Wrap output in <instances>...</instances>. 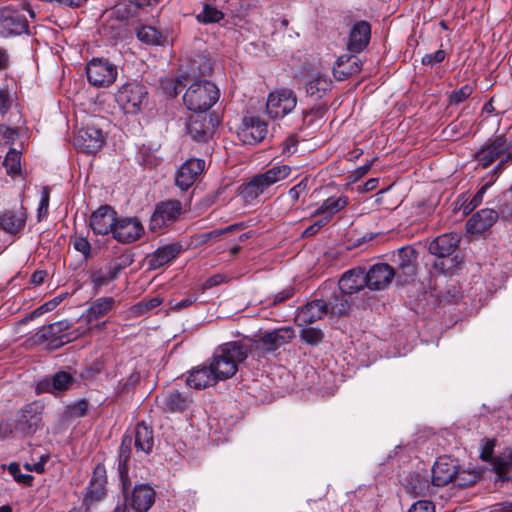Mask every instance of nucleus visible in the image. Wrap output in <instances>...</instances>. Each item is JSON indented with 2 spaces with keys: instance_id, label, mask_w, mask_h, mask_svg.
<instances>
[{
  "instance_id": "nucleus-36",
  "label": "nucleus",
  "mask_w": 512,
  "mask_h": 512,
  "mask_svg": "<svg viewBox=\"0 0 512 512\" xmlns=\"http://www.w3.org/2000/svg\"><path fill=\"white\" fill-rule=\"evenodd\" d=\"M134 445L138 451L146 454L152 451L154 445L153 432L146 424L138 423L134 430Z\"/></svg>"
},
{
  "instance_id": "nucleus-15",
  "label": "nucleus",
  "mask_w": 512,
  "mask_h": 512,
  "mask_svg": "<svg viewBox=\"0 0 512 512\" xmlns=\"http://www.w3.org/2000/svg\"><path fill=\"white\" fill-rule=\"evenodd\" d=\"M144 233V228L137 218H121L116 220L113 238L121 243H132Z\"/></svg>"
},
{
  "instance_id": "nucleus-20",
  "label": "nucleus",
  "mask_w": 512,
  "mask_h": 512,
  "mask_svg": "<svg viewBox=\"0 0 512 512\" xmlns=\"http://www.w3.org/2000/svg\"><path fill=\"white\" fill-rule=\"evenodd\" d=\"M106 483L107 477L105 467L98 464L93 470L84 502L92 503L103 499L106 495Z\"/></svg>"
},
{
  "instance_id": "nucleus-12",
  "label": "nucleus",
  "mask_w": 512,
  "mask_h": 512,
  "mask_svg": "<svg viewBox=\"0 0 512 512\" xmlns=\"http://www.w3.org/2000/svg\"><path fill=\"white\" fill-rule=\"evenodd\" d=\"M395 275L394 268L389 264L376 263L365 271L366 285L370 290H383L391 284Z\"/></svg>"
},
{
  "instance_id": "nucleus-19",
  "label": "nucleus",
  "mask_w": 512,
  "mask_h": 512,
  "mask_svg": "<svg viewBox=\"0 0 512 512\" xmlns=\"http://www.w3.org/2000/svg\"><path fill=\"white\" fill-rule=\"evenodd\" d=\"M457 466L456 462L449 457L438 458L432 468V485L440 487L453 483Z\"/></svg>"
},
{
  "instance_id": "nucleus-35",
  "label": "nucleus",
  "mask_w": 512,
  "mask_h": 512,
  "mask_svg": "<svg viewBox=\"0 0 512 512\" xmlns=\"http://www.w3.org/2000/svg\"><path fill=\"white\" fill-rule=\"evenodd\" d=\"M67 326L64 322H56L49 324L47 326H43L36 334L39 340L42 341H50L53 348H57L62 346L65 342L68 341V338L64 340L65 336H58L60 332L66 329Z\"/></svg>"
},
{
  "instance_id": "nucleus-29",
  "label": "nucleus",
  "mask_w": 512,
  "mask_h": 512,
  "mask_svg": "<svg viewBox=\"0 0 512 512\" xmlns=\"http://www.w3.org/2000/svg\"><path fill=\"white\" fill-rule=\"evenodd\" d=\"M181 251L178 244H167L156 249L147 256V263L150 269L156 270L175 259Z\"/></svg>"
},
{
  "instance_id": "nucleus-59",
  "label": "nucleus",
  "mask_w": 512,
  "mask_h": 512,
  "mask_svg": "<svg viewBox=\"0 0 512 512\" xmlns=\"http://www.w3.org/2000/svg\"><path fill=\"white\" fill-rule=\"evenodd\" d=\"M495 443L493 440L485 439L482 441L481 444V450H480V457L484 461H488L491 459L493 455Z\"/></svg>"
},
{
  "instance_id": "nucleus-56",
  "label": "nucleus",
  "mask_w": 512,
  "mask_h": 512,
  "mask_svg": "<svg viewBox=\"0 0 512 512\" xmlns=\"http://www.w3.org/2000/svg\"><path fill=\"white\" fill-rule=\"evenodd\" d=\"M307 180L303 179L288 191V196L293 203L297 202L301 195L306 192Z\"/></svg>"
},
{
  "instance_id": "nucleus-60",
  "label": "nucleus",
  "mask_w": 512,
  "mask_h": 512,
  "mask_svg": "<svg viewBox=\"0 0 512 512\" xmlns=\"http://www.w3.org/2000/svg\"><path fill=\"white\" fill-rule=\"evenodd\" d=\"M196 300H197V296L188 295L187 297H185L184 299H182L180 301H175V300L170 301V307L173 310L180 311V310L194 304L196 302Z\"/></svg>"
},
{
  "instance_id": "nucleus-64",
  "label": "nucleus",
  "mask_w": 512,
  "mask_h": 512,
  "mask_svg": "<svg viewBox=\"0 0 512 512\" xmlns=\"http://www.w3.org/2000/svg\"><path fill=\"white\" fill-rule=\"evenodd\" d=\"M408 512H435V508L432 502L420 500L415 502Z\"/></svg>"
},
{
  "instance_id": "nucleus-7",
  "label": "nucleus",
  "mask_w": 512,
  "mask_h": 512,
  "mask_svg": "<svg viewBox=\"0 0 512 512\" xmlns=\"http://www.w3.org/2000/svg\"><path fill=\"white\" fill-rule=\"evenodd\" d=\"M183 207L179 200H166L158 203L150 218L149 228L153 232H160L178 220Z\"/></svg>"
},
{
  "instance_id": "nucleus-46",
  "label": "nucleus",
  "mask_w": 512,
  "mask_h": 512,
  "mask_svg": "<svg viewBox=\"0 0 512 512\" xmlns=\"http://www.w3.org/2000/svg\"><path fill=\"white\" fill-rule=\"evenodd\" d=\"M479 479V474L473 471L460 470L457 472L453 480V484L458 487H468L475 484Z\"/></svg>"
},
{
  "instance_id": "nucleus-53",
  "label": "nucleus",
  "mask_w": 512,
  "mask_h": 512,
  "mask_svg": "<svg viewBox=\"0 0 512 512\" xmlns=\"http://www.w3.org/2000/svg\"><path fill=\"white\" fill-rule=\"evenodd\" d=\"M18 138V131L6 125H0V144L10 145Z\"/></svg>"
},
{
  "instance_id": "nucleus-48",
  "label": "nucleus",
  "mask_w": 512,
  "mask_h": 512,
  "mask_svg": "<svg viewBox=\"0 0 512 512\" xmlns=\"http://www.w3.org/2000/svg\"><path fill=\"white\" fill-rule=\"evenodd\" d=\"M223 18V13L210 5H205L203 10L197 15V19L201 23H216Z\"/></svg>"
},
{
  "instance_id": "nucleus-18",
  "label": "nucleus",
  "mask_w": 512,
  "mask_h": 512,
  "mask_svg": "<svg viewBox=\"0 0 512 512\" xmlns=\"http://www.w3.org/2000/svg\"><path fill=\"white\" fill-rule=\"evenodd\" d=\"M128 485L126 491L123 489L125 499L128 500L129 505L136 512H147L154 504L156 493L154 489L148 484L136 485L130 497L127 496Z\"/></svg>"
},
{
  "instance_id": "nucleus-58",
  "label": "nucleus",
  "mask_w": 512,
  "mask_h": 512,
  "mask_svg": "<svg viewBox=\"0 0 512 512\" xmlns=\"http://www.w3.org/2000/svg\"><path fill=\"white\" fill-rule=\"evenodd\" d=\"M180 82L174 79L162 81V87L170 97H176L180 93Z\"/></svg>"
},
{
  "instance_id": "nucleus-1",
  "label": "nucleus",
  "mask_w": 512,
  "mask_h": 512,
  "mask_svg": "<svg viewBox=\"0 0 512 512\" xmlns=\"http://www.w3.org/2000/svg\"><path fill=\"white\" fill-rule=\"evenodd\" d=\"M249 354L250 348L245 340L230 341L219 345L208 362L218 379L223 381L237 373L238 365L245 361Z\"/></svg>"
},
{
  "instance_id": "nucleus-22",
  "label": "nucleus",
  "mask_w": 512,
  "mask_h": 512,
  "mask_svg": "<svg viewBox=\"0 0 512 512\" xmlns=\"http://www.w3.org/2000/svg\"><path fill=\"white\" fill-rule=\"evenodd\" d=\"M73 377L70 373L59 371L51 378H45L37 384L38 393L59 394L68 390L73 384Z\"/></svg>"
},
{
  "instance_id": "nucleus-3",
  "label": "nucleus",
  "mask_w": 512,
  "mask_h": 512,
  "mask_svg": "<svg viewBox=\"0 0 512 512\" xmlns=\"http://www.w3.org/2000/svg\"><path fill=\"white\" fill-rule=\"evenodd\" d=\"M219 99V89L207 80L193 82L186 90L183 101L185 106L195 113H204Z\"/></svg>"
},
{
  "instance_id": "nucleus-26",
  "label": "nucleus",
  "mask_w": 512,
  "mask_h": 512,
  "mask_svg": "<svg viewBox=\"0 0 512 512\" xmlns=\"http://www.w3.org/2000/svg\"><path fill=\"white\" fill-rule=\"evenodd\" d=\"M219 381L209 362L208 365L192 369L187 377V384L195 389H204L208 386L215 385Z\"/></svg>"
},
{
  "instance_id": "nucleus-14",
  "label": "nucleus",
  "mask_w": 512,
  "mask_h": 512,
  "mask_svg": "<svg viewBox=\"0 0 512 512\" xmlns=\"http://www.w3.org/2000/svg\"><path fill=\"white\" fill-rule=\"evenodd\" d=\"M508 150L506 139L502 136L486 142L475 154L474 159L478 162V166L487 168L497 158Z\"/></svg>"
},
{
  "instance_id": "nucleus-61",
  "label": "nucleus",
  "mask_w": 512,
  "mask_h": 512,
  "mask_svg": "<svg viewBox=\"0 0 512 512\" xmlns=\"http://www.w3.org/2000/svg\"><path fill=\"white\" fill-rule=\"evenodd\" d=\"M11 107V95L7 89L0 88V115L3 116Z\"/></svg>"
},
{
  "instance_id": "nucleus-62",
  "label": "nucleus",
  "mask_w": 512,
  "mask_h": 512,
  "mask_svg": "<svg viewBox=\"0 0 512 512\" xmlns=\"http://www.w3.org/2000/svg\"><path fill=\"white\" fill-rule=\"evenodd\" d=\"M328 222L324 220L322 217H320L318 220H316L313 224L308 226L303 232L302 237H310L315 234H317L322 227L327 225Z\"/></svg>"
},
{
  "instance_id": "nucleus-27",
  "label": "nucleus",
  "mask_w": 512,
  "mask_h": 512,
  "mask_svg": "<svg viewBox=\"0 0 512 512\" xmlns=\"http://www.w3.org/2000/svg\"><path fill=\"white\" fill-rule=\"evenodd\" d=\"M510 163H512V154L508 153L507 155H505L504 157L501 158L499 163L493 169V178H492V180H490L487 183H485L476 192V194L472 197V199L467 204H465V206L463 207V212L465 214L471 213L476 207H478L482 203L483 196H484L485 192L487 191V189L492 185V183L495 180V178L498 175H500L502 173V171L505 169V167L508 164H510Z\"/></svg>"
},
{
  "instance_id": "nucleus-16",
  "label": "nucleus",
  "mask_w": 512,
  "mask_h": 512,
  "mask_svg": "<svg viewBox=\"0 0 512 512\" xmlns=\"http://www.w3.org/2000/svg\"><path fill=\"white\" fill-rule=\"evenodd\" d=\"M204 168V160L198 158L188 159L176 172V185L183 191L187 190L194 184L197 177L203 172Z\"/></svg>"
},
{
  "instance_id": "nucleus-49",
  "label": "nucleus",
  "mask_w": 512,
  "mask_h": 512,
  "mask_svg": "<svg viewBox=\"0 0 512 512\" xmlns=\"http://www.w3.org/2000/svg\"><path fill=\"white\" fill-rule=\"evenodd\" d=\"M162 304L160 297L145 298L132 307V312L136 315H143Z\"/></svg>"
},
{
  "instance_id": "nucleus-42",
  "label": "nucleus",
  "mask_w": 512,
  "mask_h": 512,
  "mask_svg": "<svg viewBox=\"0 0 512 512\" xmlns=\"http://www.w3.org/2000/svg\"><path fill=\"white\" fill-rule=\"evenodd\" d=\"M332 87V80L329 76L317 74L313 76L306 85V91L311 96L322 97Z\"/></svg>"
},
{
  "instance_id": "nucleus-50",
  "label": "nucleus",
  "mask_w": 512,
  "mask_h": 512,
  "mask_svg": "<svg viewBox=\"0 0 512 512\" xmlns=\"http://www.w3.org/2000/svg\"><path fill=\"white\" fill-rule=\"evenodd\" d=\"M323 332L315 327L303 328L300 334V338L303 342L315 346L323 340Z\"/></svg>"
},
{
  "instance_id": "nucleus-47",
  "label": "nucleus",
  "mask_w": 512,
  "mask_h": 512,
  "mask_svg": "<svg viewBox=\"0 0 512 512\" xmlns=\"http://www.w3.org/2000/svg\"><path fill=\"white\" fill-rule=\"evenodd\" d=\"M474 92V86L471 84H465L459 89L453 90L449 95L450 105H459L467 100Z\"/></svg>"
},
{
  "instance_id": "nucleus-63",
  "label": "nucleus",
  "mask_w": 512,
  "mask_h": 512,
  "mask_svg": "<svg viewBox=\"0 0 512 512\" xmlns=\"http://www.w3.org/2000/svg\"><path fill=\"white\" fill-rule=\"evenodd\" d=\"M88 410V402L84 399L77 401L73 406L70 407V413L74 417H83L86 415Z\"/></svg>"
},
{
  "instance_id": "nucleus-34",
  "label": "nucleus",
  "mask_w": 512,
  "mask_h": 512,
  "mask_svg": "<svg viewBox=\"0 0 512 512\" xmlns=\"http://www.w3.org/2000/svg\"><path fill=\"white\" fill-rule=\"evenodd\" d=\"M348 205L347 196L329 197L315 210L313 216L322 217L328 223L333 219L336 213L343 210Z\"/></svg>"
},
{
  "instance_id": "nucleus-23",
  "label": "nucleus",
  "mask_w": 512,
  "mask_h": 512,
  "mask_svg": "<svg viewBox=\"0 0 512 512\" xmlns=\"http://www.w3.org/2000/svg\"><path fill=\"white\" fill-rule=\"evenodd\" d=\"M370 38V24L367 21H358L350 30L347 48L351 52L359 53L367 47Z\"/></svg>"
},
{
  "instance_id": "nucleus-54",
  "label": "nucleus",
  "mask_w": 512,
  "mask_h": 512,
  "mask_svg": "<svg viewBox=\"0 0 512 512\" xmlns=\"http://www.w3.org/2000/svg\"><path fill=\"white\" fill-rule=\"evenodd\" d=\"M50 192L48 187H44L41 193V199L37 209L38 221H41L48 213Z\"/></svg>"
},
{
  "instance_id": "nucleus-39",
  "label": "nucleus",
  "mask_w": 512,
  "mask_h": 512,
  "mask_svg": "<svg viewBox=\"0 0 512 512\" xmlns=\"http://www.w3.org/2000/svg\"><path fill=\"white\" fill-rule=\"evenodd\" d=\"M26 223V215L24 212H5L0 217V228L10 234L18 233Z\"/></svg>"
},
{
  "instance_id": "nucleus-2",
  "label": "nucleus",
  "mask_w": 512,
  "mask_h": 512,
  "mask_svg": "<svg viewBox=\"0 0 512 512\" xmlns=\"http://www.w3.org/2000/svg\"><path fill=\"white\" fill-rule=\"evenodd\" d=\"M290 173V166L275 165L264 173L256 174L247 183L243 184L240 187V195L245 202L251 203L270 186L287 178Z\"/></svg>"
},
{
  "instance_id": "nucleus-11",
  "label": "nucleus",
  "mask_w": 512,
  "mask_h": 512,
  "mask_svg": "<svg viewBox=\"0 0 512 512\" xmlns=\"http://www.w3.org/2000/svg\"><path fill=\"white\" fill-rule=\"evenodd\" d=\"M28 22L26 17L11 7L0 9V36L9 37L19 35L26 31Z\"/></svg>"
},
{
  "instance_id": "nucleus-43",
  "label": "nucleus",
  "mask_w": 512,
  "mask_h": 512,
  "mask_svg": "<svg viewBox=\"0 0 512 512\" xmlns=\"http://www.w3.org/2000/svg\"><path fill=\"white\" fill-rule=\"evenodd\" d=\"M349 294H341L338 289L330 298L328 305V311L334 315L342 316L348 313L350 308V300L348 299Z\"/></svg>"
},
{
  "instance_id": "nucleus-41",
  "label": "nucleus",
  "mask_w": 512,
  "mask_h": 512,
  "mask_svg": "<svg viewBox=\"0 0 512 512\" xmlns=\"http://www.w3.org/2000/svg\"><path fill=\"white\" fill-rule=\"evenodd\" d=\"M136 35L142 43L147 45H163L167 41V36L164 33L148 25L138 28Z\"/></svg>"
},
{
  "instance_id": "nucleus-52",
  "label": "nucleus",
  "mask_w": 512,
  "mask_h": 512,
  "mask_svg": "<svg viewBox=\"0 0 512 512\" xmlns=\"http://www.w3.org/2000/svg\"><path fill=\"white\" fill-rule=\"evenodd\" d=\"M511 466H512V455H510L507 460H503L500 457L495 465V469L498 474L496 481H500V482L509 481L510 477L506 475V470Z\"/></svg>"
},
{
  "instance_id": "nucleus-33",
  "label": "nucleus",
  "mask_w": 512,
  "mask_h": 512,
  "mask_svg": "<svg viewBox=\"0 0 512 512\" xmlns=\"http://www.w3.org/2000/svg\"><path fill=\"white\" fill-rule=\"evenodd\" d=\"M328 313V305L322 299H317L304 305L297 316L301 324H311L320 320Z\"/></svg>"
},
{
  "instance_id": "nucleus-25",
  "label": "nucleus",
  "mask_w": 512,
  "mask_h": 512,
  "mask_svg": "<svg viewBox=\"0 0 512 512\" xmlns=\"http://www.w3.org/2000/svg\"><path fill=\"white\" fill-rule=\"evenodd\" d=\"M157 401H158L160 407L165 412H170V413L183 412L189 407V405L191 403V400L186 395L179 392L178 390H169V391L163 393L158 398Z\"/></svg>"
},
{
  "instance_id": "nucleus-21",
  "label": "nucleus",
  "mask_w": 512,
  "mask_h": 512,
  "mask_svg": "<svg viewBox=\"0 0 512 512\" xmlns=\"http://www.w3.org/2000/svg\"><path fill=\"white\" fill-rule=\"evenodd\" d=\"M364 268L357 267L346 271L338 281L341 294L352 295L367 287Z\"/></svg>"
},
{
  "instance_id": "nucleus-44",
  "label": "nucleus",
  "mask_w": 512,
  "mask_h": 512,
  "mask_svg": "<svg viewBox=\"0 0 512 512\" xmlns=\"http://www.w3.org/2000/svg\"><path fill=\"white\" fill-rule=\"evenodd\" d=\"M117 277V269L108 271L96 270L91 272L90 281L93 284L94 294H98L103 286H107Z\"/></svg>"
},
{
  "instance_id": "nucleus-57",
  "label": "nucleus",
  "mask_w": 512,
  "mask_h": 512,
  "mask_svg": "<svg viewBox=\"0 0 512 512\" xmlns=\"http://www.w3.org/2000/svg\"><path fill=\"white\" fill-rule=\"evenodd\" d=\"M73 247L76 251L80 252L85 258L90 255L91 245L84 237H76L73 240Z\"/></svg>"
},
{
  "instance_id": "nucleus-10",
  "label": "nucleus",
  "mask_w": 512,
  "mask_h": 512,
  "mask_svg": "<svg viewBox=\"0 0 512 512\" xmlns=\"http://www.w3.org/2000/svg\"><path fill=\"white\" fill-rule=\"evenodd\" d=\"M104 143L102 130L95 123H87L79 128L73 138V144L86 153L97 152Z\"/></svg>"
},
{
  "instance_id": "nucleus-17",
  "label": "nucleus",
  "mask_w": 512,
  "mask_h": 512,
  "mask_svg": "<svg viewBox=\"0 0 512 512\" xmlns=\"http://www.w3.org/2000/svg\"><path fill=\"white\" fill-rule=\"evenodd\" d=\"M267 132L268 125L265 121L257 116H246L243 118L239 137L245 144H256L266 137Z\"/></svg>"
},
{
  "instance_id": "nucleus-13",
  "label": "nucleus",
  "mask_w": 512,
  "mask_h": 512,
  "mask_svg": "<svg viewBox=\"0 0 512 512\" xmlns=\"http://www.w3.org/2000/svg\"><path fill=\"white\" fill-rule=\"evenodd\" d=\"M117 220V212L109 205L100 206L89 219V225L96 235H107L113 232Z\"/></svg>"
},
{
  "instance_id": "nucleus-38",
  "label": "nucleus",
  "mask_w": 512,
  "mask_h": 512,
  "mask_svg": "<svg viewBox=\"0 0 512 512\" xmlns=\"http://www.w3.org/2000/svg\"><path fill=\"white\" fill-rule=\"evenodd\" d=\"M404 488L414 497L424 496L429 493L431 483L429 482L427 475L415 474L405 479Z\"/></svg>"
},
{
  "instance_id": "nucleus-24",
  "label": "nucleus",
  "mask_w": 512,
  "mask_h": 512,
  "mask_svg": "<svg viewBox=\"0 0 512 512\" xmlns=\"http://www.w3.org/2000/svg\"><path fill=\"white\" fill-rule=\"evenodd\" d=\"M498 219V212L494 209L485 208L481 209L466 223V230L471 234L482 233L493 226Z\"/></svg>"
},
{
  "instance_id": "nucleus-37",
  "label": "nucleus",
  "mask_w": 512,
  "mask_h": 512,
  "mask_svg": "<svg viewBox=\"0 0 512 512\" xmlns=\"http://www.w3.org/2000/svg\"><path fill=\"white\" fill-rule=\"evenodd\" d=\"M131 445H132V437L128 436V435H124L122 438L120 449H119L118 471H119V475L121 478L122 486L125 491H126L127 480H128L127 463L130 458Z\"/></svg>"
},
{
  "instance_id": "nucleus-55",
  "label": "nucleus",
  "mask_w": 512,
  "mask_h": 512,
  "mask_svg": "<svg viewBox=\"0 0 512 512\" xmlns=\"http://www.w3.org/2000/svg\"><path fill=\"white\" fill-rule=\"evenodd\" d=\"M446 52L442 49L437 50L434 53L426 54L422 57V64L424 65H436L444 61Z\"/></svg>"
},
{
  "instance_id": "nucleus-5",
  "label": "nucleus",
  "mask_w": 512,
  "mask_h": 512,
  "mask_svg": "<svg viewBox=\"0 0 512 512\" xmlns=\"http://www.w3.org/2000/svg\"><path fill=\"white\" fill-rule=\"evenodd\" d=\"M147 94L146 87L134 81L121 86L115 95V100L126 113L135 114L141 110Z\"/></svg>"
},
{
  "instance_id": "nucleus-6",
  "label": "nucleus",
  "mask_w": 512,
  "mask_h": 512,
  "mask_svg": "<svg viewBox=\"0 0 512 512\" xmlns=\"http://www.w3.org/2000/svg\"><path fill=\"white\" fill-rule=\"evenodd\" d=\"M43 405L34 401L26 404L16 414L14 420L15 431L24 436H31L42 427Z\"/></svg>"
},
{
  "instance_id": "nucleus-51",
  "label": "nucleus",
  "mask_w": 512,
  "mask_h": 512,
  "mask_svg": "<svg viewBox=\"0 0 512 512\" xmlns=\"http://www.w3.org/2000/svg\"><path fill=\"white\" fill-rule=\"evenodd\" d=\"M8 471L13 476L14 480L19 484L31 486L34 477L30 474H22L20 472V465L16 462H12L8 465Z\"/></svg>"
},
{
  "instance_id": "nucleus-28",
  "label": "nucleus",
  "mask_w": 512,
  "mask_h": 512,
  "mask_svg": "<svg viewBox=\"0 0 512 512\" xmlns=\"http://www.w3.org/2000/svg\"><path fill=\"white\" fill-rule=\"evenodd\" d=\"M360 71L361 63L355 55H341L333 66V75L339 81H343Z\"/></svg>"
},
{
  "instance_id": "nucleus-40",
  "label": "nucleus",
  "mask_w": 512,
  "mask_h": 512,
  "mask_svg": "<svg viewBox=\"0 0 512 512\" xmlns=\"http://www.w3.org/2000/svg\"><path fill=\"white\" fill-rule=\"evenodd\" d=\"M187 132L198 142H206L209 137V128L205 123V117L197 115L190 117L187 125Z\"/></svg>"
},
{
  "instance_id": "nucleus-32",
  "label": "nucleus",
  "mask_w": 512,
  "mask_h": 512,
  "mask_svg": "<svg viewBox=\"0 0 512 512\" xmlns=\"http://www.w3.org/2000/svg\"><path fill=\"white\" fill-rule=\"evenodd\" d=\"M417 251L412 247H402L398 250V268L405 277L404 281L412 279L417 270Z\"/></svg>"
},
{
  "instance_id": "nucleus-9",
  "label": "nucleus",
  "mask_w": 512,
  "mask_h": 512,
  "mask_svg": "<svg viewBox=\"0 0 512 512\" xmlns=\"http://www.w3.org/2000/svg\"><path fill=\"white\" fill-rule=\"evenodd\" d=\"M89 83L97 88L108 87L117 77V67L102 59H92L86 67Z\"/></svg>"
},
{
  "instance_id": "nucleus-4",
  "label": "nucleus",
  "mask_w": 512,
  "mask_h": 512,
  "mask_svg": "<svg viewBox=\"0 0 512 512\" xmlns=\"http://www.w3.org/2000/svg\"><path fill=\"white\" fill-rule=\"evenodd\" d=\"M295 336L291 327H281L263 333L258 339L245 340L250 348V354L258 358L265 357L268 353L274 352L281 346L289 343Z\"/></svg>"
},
{
  "instance_id": "nucleus-31",
  "label": "nucleus",
  "mask_w": 512,
  "mask_h": 512,
  "mask_svg": "<svg viewBox=\"0 0 512 512\" xmlns=\"http://www.w3.org/2000/svg\"><path fill=\"white\" fill-rule=\"evenodd\" d=\"M457 234L446 233L438 236L429 244V252L439 258L450 256L459 243Z\"/></svg>"
},
{
  "instance_id": "nucleus-45",
  "label": "nucleus",
  "mask_w": 512,
  "mask_h": 512,
  "mask_svg": "<svg viewBox=\"0 0 512 512\" xmlns=\"http://www.w3.org/2000/svg\"><path fill=\"white\" fill-rule=\"evenodd\" d=\"M21 155L15 149H10L6 154L3 165L9 175H16L21 170Z\"/></svg>"
},
{
  "instance_id": "nucleus-8",
  "label": "nucleus",
  "mask_w": 512,
  "mask_h": 512,
  "mask_svg": "<svg viewBox=\"0 0 512 512\" xmlns=\"http://www.w3.org/2000/svg\"><path fill=\"white\" fill-rule=\"evenodd\" d=\"M297 104V98L290 89H276L269 93L266 102V113L271 119L283 118Z\"/></svg>"
},
{
  "instance_id": "nucleus-30",
  "label": "nucleus",
  "mask_w": 512,
  "mask_h": 512,
  "mask_svg": "<svg viewBox=\"0 0 512 512\" xmlns=\"http://www.w3.org/2000/svg\"><path fill=\"white\" fill-rule=\"evenodd\" d=\"M116 300L111 296L99 297L94 300L83 313L82 317L88 323H92L115 309Z\"/></svg>"
}]
</instances>
